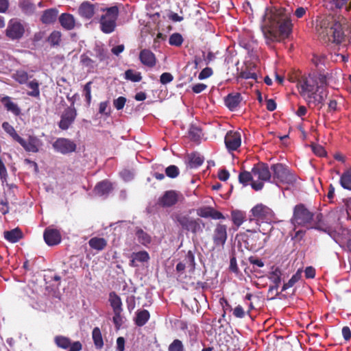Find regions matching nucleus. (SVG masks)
<instances>
[{"label": "nucleus", "mask_w": 351, "mask_h": 351, "mask_svg": "<svg viewBox=\"0 0 351 351\" xmlns=\"http://www.w3.org/2000/svg\"><path fill=\"white\" fill-rule=\"evenodd\" d=\"M247 233L242 234V240L245 247L252 252H258L263 249L269 239V235L261 231L246 230Z\"/></svg>", "instance_id": "obj_6"}, {"label": "nucleus", "mask_w": 351, "mask_h": 351, "mask_svg": "<svg viewBox=\"0 0 351 351\" xmlns=\"http://www.w3.org/2000/svg\"><path fill=\"white\" fill-rule=\"evenodd\" d=\"M4 238L10 243L18 242L23 237V232L19 228H16L9 231L3 232Z\"/></svg>", "instance_id": "obj_28"}, {"label": "nucleus", "mask_w": 351, "mask_h": 351, "mask_svg": "<svg viewBox=\"0 0 351 351\" xmlns=\"http://www.w3.org/2000/svg\"><path fill=\"white\" fill-rule=\"evenodd\" d=\"M189 136L191 141L197 142L200 140L202 136V130L195 126L191 125L189 130Z\"/></svg>", "instance_id": "obj_42"}, {"label": "nucleus", "mask_w": 351, "mask_h": 351, "mask_svg": "<svg viewBox=\"0 0 351 351\" xmlns=\"http://www.w3.org/2000/svg\"><path fill=\"white\" fill-rule=\"evenodd\" d=\"M139 60L141 62L149 68L154 67L156 64L155 54L149 49H143L139 53Z\"/></svg>", "instance_id": "obj_21"}, {"label": "nucleus", "mask_w": 351, "mask_h": 351, "mask_svg": "<svg viewBox=\"0 0 351 351\" xmlns=\"http://www.w3.org/2000/svg\"><path fill=\"white\" fill-rule=\"evenodd\" d=\"M58 14V10L56 8L47 9L43 12L40 17V21L43 24H52L56 22Z\"/></svg>", "instance_id": "obj_25"}, {"label": "nucleus", "mask_w": 351, "mask_h": 351, "mask_svg": "<svg viewBox=\"0 0 351 351\" xmlns=\"http://www.w3.org/2000/svg\"><path fill=\"white\" fill-rule=\"evenodd\" d=\"M281 276H282V271L278 267H276L270 274L269 278V280L274 284L273 286H270L268 290V292H271V290H276V291H278V287L280 284L281 283ZM278 294V292H276V295Z\"/></svg>", "instance_id": "obj_26"}, {"label": "nucleus", "mask_w": 351, "mask_h": 351, "mask_svg": "<svg viewBox=\"0 0 351 351\" xmlns=\"http://www.w3.org/2000/svg\"><path fill=\"white\" fill-rule=\"evenodd\" d=\"M169 351H184V348L182 342L179 339H174L169 346Z\"/></svg>", "instance_id": "obj_50"}, {"label": "nucleus", "mask_w": 351, "mask_h": 351, "mask_svg": "<svg viewBox=\"0 0 351 351\" xmlns=\"http://www.w3.org/2000/svg\"><path fill=\"white\" fill-rule=\"evenodd\" d=\"M77 117V110L74 107V101L71 105L66 108L61 115V119L58 123V126L61 130H67L74 122Z\"/></svg>", "instance_id": "obj_13"}, {"label": "nucleus", "mask_w": 351, "mask_h": 351, "mask_svg": "<svg viewBox=\"0 0 351 351\" xmlns=\"http://www.w3.org/2000/svg\"><path fill=\"white\" fill-rule=\"evenodd\" d=\"M136 235L138 238V241L143 245H147L152 241L151 237L142 229H138L136 232Z\"/></svg>", "instance_id": "obj_43"}, {"label": "nucleus", "mask_w": 351, "mask_h": 351, "mask_svg": "<svg viewBox=\"0 0 351 351\" xmlns=\"http://www.w3.org/2000/svg\"><path fill=\"white\" fill-rule=\"evenodd\" d=\"M126 101L127 99L125 97L120 96L117 99H114L113 105L117 110H120L124 108Z\"/></svg>", "instance_id": "obj_52"}, {"label": "nucleus", "mask_w": 351, "mask_h": 351, "mask_svg": "<svg viewBox=\"0 0 351 351\" xmlns=\"http://www.w3.org/2000/svg\"><path fill=\"white\" fill-rule=\"evenodd\" d=\"M131 257H134L137 261L141 263L147 262L150 257L147 251L143 250L138 252H133Z\"/></svg>", "instance_id": "obj_47"}, {"label": "nucleus", "mask_w": 351, "mask_h": 351, "mask_svg": "<svg viewBox=\"0 0 351 351\" xmlns=\"http://www.w3.org/2000/svg\"><path fill=\"white\" fill-rule=\"evenodd\" d=\"M314 214L311 212L304 204H297L293 208L291 223L295 226H304L308 228H313L311 226L313 221Z\"/></svg>", "instance_id": "obj_8"}, {"label": "nucleus", "mask_w": 351, "mask_h": 351, "mask_svg": "<svg viewBox=\"0 0 351 351\" xmlns=\"http://www.w3.org/2000/svg\"><path fill=\"white\" fill-rule=\"evenodd\" d=\"M26 152L36 153L42 145L40 139L35 136H29L27 141L21 137L17 141Z\"/></svg>", "instance_id": "obj_17"}, {"label": "nucleus", "mask_w": 351, "mask_h": 351, "mask_svg": "<svg viewBox=\"0 0 351 351\" xmlns=\"http://www.w3.org/2000/svg\"><path fill=\"white\" fill-rule=\"evenodd\" d=\"M323 215L322 213H317L315 216V221H313L311 226L316 229H322L320 222L322 221Z\"/></svg>", "instance_id": "obj_61"}, {"label": "nucleus", "mask_w": 351, "mask_h": 351, "mask_svg": "<svg viewBox=\"0 0 351 351\" xmlns=\"http://www.w3.org/2000/svg\"><path fill=\"white\" fill-rule=\"evenodd\" d=\"M100 8L98 5L92 4L88 1H84L78 8V14L83 19H90L95 15L97 16Z\"/></svg>", "instance_id": "obj_16"}, {"label": "nucleus", "mask_w": 351, "mask_h": 351, "mask_svg": "<svg viewBox=\"0 0 351 351\" xmlns=\"http://www.w3.org/2000/svg\"><path fill=\"white\" fill-rule=\"evenodd\" d=\"M246 215L243 211L239 210H234L231 212V220L237 228L240 227L245 221Z\"/></svg>", "instance_id": "obj_30"}, {"label": "nucleus", "mask_w": 351, "mask_h": 351, "mask_svg": "<svg viewBox=\"0 0 351 351\" xmlns=\"http://www.w3.org/2000/svg\"><path fill=\"white\" fill-rule=\"evenodd\" d=\"M197 214L203 218L210 217L213 219H224L225 217L222 213L215 210L210 206H202L197 209Z\"/></svg>", "instance_id": "obj_20"}, {"label": "nucleus", "mask_w": 351, "mask_h": 351, "mask_svg": "<svg viewBox=\"0 0 351 351\" xmlns=\"http://www.w3.org/2000/svg\"><path fill=\"white\" fill-rule=\"evenodd\" d=\"M290 15V10L279 5L266 8L263 16L265 38L271 42L280 41L288 38L293 27Z\"/></svg>", "instance_id": "obj_1"}, {"label": "nucleus", "mask_w": 351, "mask_h": 351, "mask_svg": "<svg viewBox=\"0 0 351 351\" xmlns=\"http://www.w3.org/2000/svg\"><path fill=\"white\" fill-rule=\"evenodd\" d=\"M327 77L325 75L313 72L308 75L302 76L298 80L297 86L300 95L308 104L315 106L324 105L328 96Z\"/></svg>", "instance_id": "obj_2"}, {"label": "nucleus", "mask_w": 351, "mask_h": 351, "mask_svg": "<svg viewBox=\"0 0 351 351\" xmlns=\"http://www.w3.org/2000/svg\"><path fill=\"white\" fill-rule=\"evenodd\" d=\"M300 278V275L295 274L292 276L291 279L286 283H285L282 287V291H285L287 289L292 287Z\"/></svg>", "instance_id": "obj_51"}, {"label": "nucleus", "mask_w": 351, "mask_h": 351, "mask_svg": "<svg viewBox=\"0 0 351 351\" xmlns=\"http://www.w3.org/2000/svg\"><path fill=\"white\" fill-rule=\"evenodd\" d=\"M27 86L32 90L27 92V95L31 97L38 98L40 97L39 83L38 80L34 79L27 84Z\"/></svg>", "instance_id": "obj_36"}, {"label": "nucleus", "mask_w": 351, "mask_h": 351, "mask_svg": "<svg viewBox=\"0 0 351 351\" xmlns=\"http://www.w3.org/2000/svg\"><path fill=\"white\" fill-rule=\"evenodd\" d=\"M173 80V76L170 73H163L160 77V82L162 84L170 83Z\"/></svg>", "instance_id": "obj_58"}, {"label": "nucleus", "mask_w": 351, "mask_h": 351, "mask_svg": "<svg viewBox=\"0 0 351 351\" xmlns=\"http://www.w3.org/2000/svg\"><path fill=\"white\" fill-rule=\"evenodd\" d=\"M249 262L252 265H256L258 267H263L264 266L263 261L261 259L258 258L254 257V256H250L249 258Z\"/></svg>", "instance_id": "obj_63"}, {"label": "nucleus", "mask_w": 351, "mask_h": 351, "mask_svg": "<svg viewBox=\"0 0 351 351\" xmlns=\"http://www.w3.org/2000/svg\"><path fill=\"white\" fill-rule=\"evenodd\" d=\"M91 82H88L84 86V96L88 106L91 102Z\"/></svg>", "instance_id": "obj_53"}, {"label": "nucleus", "mask_w": 351, "mask_h": 351, "mask_svg": "<svg viewBox=\"0 0 351 351\" xmlns=\"http://www.w3.org/2000/svg\"><path fill=\"white\" fill-rule=\"evenodd\" d=\"M271 170L273 172V180L276 184H293L297 180V176L289 170L287 165L282 163L272 165Z\"/></svg>", "instance_id": "obj_9"}, {"label": "nucleus", "mask_w": 351, "mask_h": 351, "mask_svg": "<svg viewBox=\"0 0 351 351\" xmlns=\"http://www.w3.org/2000/svg\"><path fill=\"white\" fill-rule=\"evenodd\" d=\"M112 183L108 180H103L97 183L94 189L97 195L106 196L112 191Z\"/></svg>", "instance_id": "obj_23"}, {"label": "nucleus", "mask_w": 351, "mask_h": 351, "mask_svg": "<svg viewBox=\"0 0 351 351\" xmlns=\"http://www.w3.org/2000/svg\"><path fill=\"white\" fill-rule=\"evenodd\" d=\"M315 29L322 38H327L330 40L332 38V41L337 44L341 43L345 39L341 25L331 16L317 18Z\"/></svg>", "instance_id": "obj_3"}, {"label": "nucleus", "mask_w": 351, "mask_h": 351, "mask_svg": "<svg viewBox=\"0 0 351 351\" xmlns=\"http://www.w3.org/2000/svg\"><path fill=\"white\" fill-rule=\"evenodd\" d=\"M213 72L211 68L210 67H206L202 70V71L199 73L198 78L199 80H204L209 77H210L213 75Z\"/></svg>", "instance_id": "obj_59"}, {"label": "nucleus", "mask_w": 351, "mask_h": 351, "mask_svg": "<svg viewBox=\"0 0 351 351\" xmlns=\"http://www.w3.org/2000/svg\"><path fill=\"white\" fill-rule=\"evenodd\" d=\"M43 237L45 243L49 246L59 244L62 239L60 232L51 227H48L45 230Z\"/></svg>", "instance_id": "obj_19"}, {"label": "nucleus", "mask_w": 351, "mask_h": 351, "mask_svg": "<svg viewBox=\"0 0 351 351\" xmlns=\"http://www.w3.org/2000/svg\"><path fill=\"white\" fill-rule=\"evenodd\" d=\"M233 315L238 318H243L245 316V312L241 306L238 305L233 311Z\"/></svg>", "instance_id": "obj_62"}, {"label": "nucleus", "mask_w": 351, "mask_h": 351, "mask_svg": "<svg viewBox=\"0 0 351 351\" xmlns=\"http://www.w3.org/2000/svg\"><path fill=\"white\" fill-rule=\"evenodd\" d=\"M92 337L95 347L101 349L104 346V341L100 329L98 327L93 328L92 332Z\"/></svg>", "instance_id": "obj_35"}, {"label": "nucleus", "mask_w": 351, "mask_h": 351, "mask_svg": "<svg viewBox=\"0 0 351 351\" xmlns=\"http://www.w3.org/2000/svg\"><path fill=\"white\" fill-rule=\"evenodd\" d=\"M80 62L82 64L83 66L88 67V68H93L94 67V61L90 58L87 55L82 54L80 56Z\"/></svg>", "instance_id": "obj_54"}, {"label": "nucleus", "mask_w": 351, "mask_h": 351, "mask_svg": "<svg viewBox=\"0 0 351 351\" xmlns=\"http://www.w3.org/2000/svg\"><path fill=\"white\" fill-rule=\"evenodd\" d=\"M250 213L248 221L254 222L256 226H260L261 223H270L275 220L274 211L263 204H258L254 206L250 210Z\"/></svg>", "instance_id": "obj_7"}, {"label": "nucleus", "mask_w": 351, "mask_h": 351, "mask_svg": "<svg viewBox=\"0 0 351 351\" xmlns=\"http://www.w3.org/2000/svg\"><path fill=\"white\" fill-rule=\"evenodd\" d=\"M228 227L226 225L217 223L213 230L212 240L215 247H223L228 239Z\"/></svg>", "instance_id": "obj_12"}, {"label": "nucleus", "mask_w": 351, "mask_h": 351, "mask_svg": "<svg viewBox=\"0 0 351 351\" xmlns=\"http://www.w3.org/2000/svg\"><path fill=\"white\" fill-rule=\"evenodd\" d=\"M62 34L60 31H53L47 38V41L53 47L60 45L61 42Z\"/></svg>", "instance_id": "obj_40"}, {"label": "nucleus", "mask_w": 351, "mask_h": 351, "mask_svg": "<svg viewBox=\"0 0 351 351\" xmlns=\"http://www.w3.org/2000/svg\"><path fill=\"white\" fill-rule=\"evenodd\" d=\"M55 344L60 348L68 349L71 346V340L63 335H57L54 337Z\"/></svg>", "instance_id": "obj_34"}, {"label": "nucleus", "mask_w": 351, "mask_h": 351, "mask_svg": "<svg viewBox=\"0 0 351 351\" xmlns=\"http://www.w3.org/2000/svg\"><path fill=\"white\" fill-rule=\"evenodd\" d=\"M241 100L242 98L240 93H230L224 98L226 106L231 111L234 110L239 106Z\"/></svg>", "instance_id": "obj_22"}, {"label": "nucleus", "mask_w": 351, "mask_h": 351, "mask_svg": "<svg viewBox=\"0 0 351 351\" xmlns=\"http://www.w3.org/2000/svg\"><path fill=\"white\" fill-rule=\"evenodd\" d=\"M165 173L170 178H176L179 176L180 170L177 166L171 165L166 168Z\"/></svg>", "instance_id": "obj_49"}, {"label": "nucleus", "mask_w": 351, "mask_h": 351, "mask_svg": "<svg viewBox=\"0 0 351 351\" xmlns=\"http://www.w3.org/2000/svg\"><path fill=\"white\" fill-rule=\"evenodd\" d=\"M204 158L199 154H193L190 157V167L197 168L202 165Z\"/></svg>", "instance_id": "obj_48"}, {"label": "nucleus", "mask_w": 351, "mask_h": 351, "mask_svg": "<svg viewBox=\"0 0 351 351\" xmlns=\"http://www.w3.org/2000/svg\"><path fill=\"white\" fill-rule=\"evenodd\" d=\"M224 141L229 151H235L241 146V134L238 132L229 131L226 134Z\"/></svg>", "instance_id": "obj_18"}, {"label": "nucleus", "mask_w": 351, "mask_h": 351, "mask_svg": "<svg viewBox=\"0 0 351 351\" xmlns=\"http://www.w3.org/2000/svg\"><path fill=\"white\" fill-rule=\"evenodd\" d=\"M109 301L113 312L123 311L121 298L115 292L112 291L110 293Z\"/></svg>", "instance_id": "obj_31"}, {"label": "nucleus", "mask_w": 351, "mask_h": 351, "mask_svg": "<svg viewBox=\"0 0 351 351\" xmlns=\"http://www.w3.org/2000/svg\"><path fill=\"white\" fill-rule=\"evenodd\" d=\"M59 22L61 26L66 30H72L75 27V18L69 13H62L59 16Z\"/></svg>", "instance_id": "obj_24"}, {"label": "nucleus", "mask_w": 351, "mask_h": 351, "mask_svg": "<svg viewBox=\"0 0 351 351\" xmlns=\"http://www.w3.org/2000/svg\"><path fill=\"white\" fill-rule=\"evenodd\" d=\"M252 173L254 178H257V180L252 181L251 183L252 188L256 191L261 190L263 188L264 182L269 181L271 178L269 166L264 162L255 164L252 169Z\"/></svg>", "instance_id": "obj_10"}, {"label": "nucleus", "mask_w": 351, "mask_h": 351, "mask_svg": "<svg viewBox=\"0 0 351 351\" xmlns=\"http://www.w3.org/2000/svg\"><path fill=\"white\" fill-rule=\"evenodd\" d=\"M68 349L69 351H80L82 349V345L79 341L71 342V346Z\"/></svg>", "instance_id": "obj_64"}, {"label": "nucleus", "mask_w": 351, "mask_h": 351, "mask_svg": "<svg viewBox=\"0 0 351 351\" xmlns=\"http://www.w3.org/2000/svg\"><path fill=\"white\" fill-rule=\"evenodd\" d=\"M183 38L179 33H173L171 34L169 39V43L170 45L180 47L183 43Z\"/></svg>", "instance_id": "obj_46"}, {"label": "nucleus", "mask_w": 351, "mask_h": 351, "mask_svg": "<svg viewBox=\"0 0 351 351\" xmlns=\"http://www.w3.org/2000/svg\"><path fill=\"white\" fill-rule=\"evenodd\" d=\"M136 317L134 319L135 324L141 327L145 325L150 318L149 312L147 310H138L136 311Z\"/></svg>", "instance_id": "obj_29"}, {"label": "nucleus", "mask_w": 351, "mask_h": 351, "mask_svg": "<svg viewBox=\"0 0 351 351\" xmlns=\"http://www.w3.org/2000/svg\"><path fill=\"white\" fill-rule=\"evenodd\" d=\"M239 77L243 79H253L255 81L257 80V74L249 71H242L239 74Z\"/></svg>", "instance_id": "obj_57"}, {"label": "nucleus", "mask_w": 351, "mask_h": 351, "mask_svg": "<svg viewBox=\"0 0 351 351\" xmlns=\"http://www.w3.org/2000/svg\"><path fill=\"white\" fill-rule=\"evenodd\" d=\"M339 182L343 189L351 191V168L342 173Z\"/></svg>", "instance_id": "obj_33"}, {"label": "nucleus", "mask_w": 351, "mask_h": 351, "mask_svg": "<svg viewBox=\"0 0 351 351\" xmlns=\"http://www.w3.org/2000/svg\"><path fill=\"white\" fill-rule=\"evenodd\" d=\"M0 101L3 104L5 109L8 111L12 112L15 116H19L21 114L20 108L16 104L12 101L9 96L2 97Z\"/></svg>", "instance_id": "obj_27"}, {"label": "nucleus", "mask_w": 351, "mask_h": 351, "mask_svg": "<svg viewBox=\"0 0 351 351\" xmlns=\"http://www.w3.org/2000/svg\"><path fill=\"white\" fill-rule=\"evenodd\" d=\"M13 79L20 84H25L27 83L29 75L26 71L19 70L16 71V73L13 75Z\"/></svg>", "instance_id": "obj_41"}, {"label": "nucleus", "mask_w": 351, "mask_h": 351, "mask_svg": "<svg viewBox=\"0 0 351 351\" xmlns=\"http://www.w3.org/2000/svg\"><path fill=\"white\" fill-rule=\"evenodd\" d=\"M183 199V195L174 190L167 191L159 197L158 204L162 208H169L176 205L180 199Z\"/></svg>", "instance_id": "obj_11"}, {"label": "nucleus", "mask_w": 351, "mask_h": 351, "mask_svg": "<svg viewBox=\"0 0 351 351\" xmlns=\"http://www.w3.org/2000/svg\"><path fill=\"white\" fill-rule=\"evenodd\" d=\"M125 79L133 82H138L141 81L142 76L140 72L135 71L132 69H128L125 72Z\"/></svg>", "instance_id": "obj_39"}, {"label": "nucleus", "mask_w": 351, "mask_h": 351, "mask_svg": "<svg viewBox=\"0 0 351 351\" xmlns=\"http://www.w3.org/2000/svg\"><path fill=\"white\" fill-rule=\"evenodd\" d=\"M173 219L183 230L191 232L193 235L202 233L205 227V223L201 219L194 218L189 214L176 213Z\"/></svg>", "instance_id": "obj_5"}, {"label": "nucleus", "mask_w": 351, "mask_h": 351, "mask_svg": "<svg viewBox=\"0 0 351 351\" xmlns=\"http://www.w3.org/2000/svg\"><path fill=\"white\" fill-rule=\"evenodd\" d=\"M25 33L23 25L16 19H11L6 29V36L11 40L21 38Z\"/></svg>", "instance_id": "obj_14"}, {"label": "nucleus", "mask_w": 351, "mask_h": 351, "mask_svg": "<svg viewBox=\"0 0 351 351\" xmlns=\"http://www.w3.org/2000/svg\"><path fill=\"white\" fill-rule=\"evenodd\" d=\"M3 129L15 141H18L21 136L17 134L15 129L8 122L2 123Z\"/></svg>", "instance_id": "obj_44"}, {"label": "nucleus", "mask_w": 351, "mask_h": 351, "mask_svg": "<svg viewBox=\"0 0 351 351\" xmlns=\"http://www.w3.org/2000/svg\"><path fill=\"white\" fill-rule=\"evenodd\" d=\"M119 8L117 5L110 8L101 7L99 12L102 14H98L95 17L100 24V29L104 34H110L115 30L117 26V20L119 16Z\"/></svg>", "instance_id": "obj_4"}, {"label": "nucleus", "mask_w": 351, "mask_h": 351, "mask_svg": "<svg viewBox=\"0 0 351 351\" xmlns=\"http://www.w3.org/2000/svg\"><path fill=\"white\" fill-rule=\"evenodd\" d=\"M121 313L122 311H114V316L112 317V320L113 323L114 324L117 329L120 328L123 323Z\"/></svg>", "instance_id": "obj_55"}, {"label": "nucleus", "mask_w": 351, "mask_h": 351, "mask_svg": "<svg viewBox=\"0 0 351 351\" xmlns=\"http://www.w3.org/2000/svg\"><path fill=\"white\" fill-rule=\"evenodd\" d=\"M312 150L318 156L322 157L326 155V152L322 145H312Z\"/></svg>", "instance_id": "obj_56"}, {"label": "nucleus", "mask_w": 351, "mask_h": 351, "mask_svg": "<svg viewBox=\"0 0 351 351\" xmlns=\"http://www.w3.org/2000/svg\"><path fill=\"white\" fill-rule=\"evenodd\" d=\"M19 7L25 14H32L35 10V5L30 0H20Z\"/></svg>", "instance_id": "obj_37"}, {"label": "nucleus", "mask_w": 351, "mask_h": 351, "mask_svg": "<svg viewBox=\"0 0 351 351\" xmlns=\"http://www.w3.org/2000/svg\"><path fill=\"white\" fill-rule=\"evenodd\" d=\"M53 148L58 152L62 154H67L73 152L76 149V144L64 138H58L53 144Z\"/></svg>", "instance_id": "obj_15"}, {"label": "nucleus", "mask_w": 351, "mask_h": 351, "mask_svg": "<svg viewBox=\"0 0 351 351\" xmlns=\"http://www.w3.org/2000/svg\"><path fill=\"white\" fill-rule=\"evenodd\" d=\"M253 175L251 172L244 171L239 173V181L240 183H241L244 186H247L250 181H254L253 180Z\"/></svg>", "instance_id": "obj_45"}, {"label": "nucleus", "mask_w": 351, "mask_h": 351, "mask_svg": "<svg viewBox=\"0 0 351 351\" xmlns=\"http://www.w3.org/2000/svg\"><path fill=\"white\" fill-rule=\"evenodd\" d=\"M185 264L189 267V271L193 272L195 269V261L194 252L191 250H189L185 255L184 258Z\"/></svg>", "instance_id": "obj_38"}, {"label": "nucleus", "mask_w": 351, "mask_h": 351, "mask_svg": "<svg viewBox=\"0 0 351 351\" xmlns=\"http://www.w3.org/2000/svg\"><path fill=\"white\" fill-rule=\"evenodd\" d=\"M89 246L99 251L104 250L107 245V241L104 238L93 237L88 241Z\"/></svg>", "instance_id": "obj_32"}, {"label": "nucleus", "mask_w": 351, "mask_h": 351, "mask_svg": "<svg viewBox=\"0 0 351 351\" xmlns=\"http://www.w3.org/2000/svg\"><path fill=\"white\" fill-rule=\"evenodd\" d=\"M307 10V8L298 7L294 12V15L296 18L301 19L306 15Z\"/></svg>", "instance_id": "obj_60"}]
</instances>
